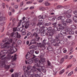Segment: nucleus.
<instances>
[{
    "mask_svg": "<svg viewBox=\"0 0 77 77\" xmlns=\"http://www.w3.org/2000/svg\"><path fill=\"white\" fill-rule=\"evenodd\" d=\"M35 47V45H32L29 48V49H32V48H34Z\"/></svg>",
    "mask_w": 77,
    "mask_h": 77,
    "instance_id": "nucleus-42",
    "label": "nucleus"
},
{
    "mask_svg": "<svg viewBox=\"0 0 77 77\" xmlns=\"http://www.w3.org/2000/svg\"><path fill=\"white\" fill-rule=\"evenodd\" d=\"M60 33L63 35V36H66L67 35V33H66V32L65 30L63 29L60 31Z\"/></svg>",
    "mask_w": 77,
    "mask_h": 77,
    "instance_id": "nucleus-14",
    "label": "nucleus"
},
{
    "mask_svg": "<svg viewBox=\"0 0 77 77\" xmlns=\"http://www.w3.org/2000/svg\"><path fill=\"white\" fill-rule=\"evenodd\" d=\"M36 44V42H35V40H34V39H33L31 42L30 44L29 45V46L30 45V44Z\"/></svg>",
    "mask_w": 77,
    "mask_h": 77,
    "instance_id": "nucleus-25",
    "label": "nucleus"
},
{
    "mask_svg": "<svg viewBox=\"0 0 77 77\" xmlns=\"http://www.w3.org/2000/svg\"><path fill=\"white\" fill-rule=\"evenodd\" d=\"M3 16L1 12H0V21H4L6 20V18L5 17H2Z\"/></svg>",
    "mask_w": 77,
    "mask_h": 77,
    "instance_id": "nucleus-10",
    "label": "nucleus"
},
{
    "mask_svg": "<svg viewBox=\"0 0 77 77\" xmlns=\"http://www.w3.org/2000/svg\"><path fill=\"white\" fill-rule=\"evenodd\" d=\"M63 58H64V59H67L68 58V56L67 55H65Z\"/></svg>",
    "mask_w": 77,
    "mask_h": 77,
    "instance_id": "nucleus-56",
    "label": "nucleus"
},
{
    "mask_svg": "<svg viewBox=\"0 0 77 77\" xmlns=\"http://www.w3.org/2000/svg\"><path fill=\"white\" fill-rule=\"evenodd\" d=\"M65 20V17L64 16H61V21H63Z\"/></svg>",
    "mask_w": 77,
    "mask_h": 77,
    "instance_id": "nucleus-34",
    "label": "nucleus"
},
{
    "mask_svg": "<svg viewBox=\"0 0 77 77\" xmlns=\"http://www.w3.org/2000/svg\"><path fill=\"white\" fill-rule=\"evenodd\" d=\"M29 27V24H26L25 26V28L26 29H27L28 28V27Z\"/></svg>",
    "mask_w": 77,
    "mask_h": 77,
    "instance_id": "nucleus-51",
    "label": "nucleus"
},
{
    "mask_svg": "<svg viewBox=\"0 0 77 77\" xmlns=\"http://www.w3.org/2000/svg\"><path fill=\"white\" fill-rule=\"evenodd\" d=\"M60 38L59 37H58L57 36H56L55 37V40L57 41V43H58L59 42V41H60Z\"/></svg>",
    "mask_w": 77,
    "mask_h": 77,
    "instance_id": "nucleus-21",
    "label": "nucleus"
},
{
    "mask_svg": "<svg viewBox=\"0 0 77 77\" xmlns=\"http://www.w3.org/2000/svg\"><path fill=\"white\" fill-rule=\"evenodd\" d=\"M28 70L26 69L25 71H24V75L26 77H29V74L27 73V72Z\"/></svg>",
    "mask_w": 77,
    "mask_h": 77,
    "instance_id": "nucleus-20",
    "label": "nucleus"
},
{
    "mask_svg": "<svg viewBox=\"0 0 77 77\" xmlns=\"http://www.w3.org/2000/svg\"><path fill=\"white\" fill-rule=\"evenodd\" d=\"M73 13L75 14V15H77V11H74Z\"/></svg>",
    "mask_w": 77,
    "mask_h": 77,
    "instance_id": "nucleus-64",
    "label": "nucleus"
},
{
    "mask_svg": "<svg viewBox=\"0 0 77 77\" xmlns=\"http://www.w3.org/2000/svg\"><path fill=\"white\" fill-rule=\"evenodd\" d=\"M47 40L45 39H44L42 42V43H38V46L41 48H43V50H45V45L47 44Z\"/></svg>",
    "mask_w": 77,
    "mask_h": 77,
    "instance_id": "nucleus-6",
    "label": "nucleus"
},
{
    "mask_svg": "<svg viewBox=\"0 0 77 77\" xmlns=\"http://www.w3.org/2000/svg\"><path fill=\"white\" fill-rule=\"evenodd\" d=\"M46 62H47V64L48 66L49 65H51V62L50 61V60H49L48 59L47 60Z\"/></svg>",
    "mask_w": 77,
    "mask_h": 77,
    "instance_id": "nucleus-27",
    "label": "nucleus"
},
{
    "mask_svg": "<svg viewBox=\"0 0 77 77\" xmlns=\"http://www.w3.org/2000/svg\"><path fill=\"white\" fill-rule=\"evenodd\" d=\"M25 24H26V23L24 22H23L22 23V27H24V25H25Z\"/></svg>",
    "mask_w": 77,
    "mask_h": 77,
    "instance_id": "nucleus-60",
    "label": "nucleus"
},
{
    "mask_svg": "<svg viewBox=\"0 0 77 77\" xmlns=\"http://www.w3.org/2000/svg\"><path fill=\"white\" fill-rule=\"evenodd\" d=\"M45 18H47V15H45L42 16V19Z\"/></svg>",
    "mask_w": 77,
    "mask_h": 77,
    "instance_id": "nucleus-62",
    "label": "nucleus"
},
{
    "mask_svg": "<svg viewBox=\"0 0 77 77\" xmlns=\"http://www.w3.org/2000/svg\"><path fill=\"white\" fill-rule=\"evenodd\" d=\"M48 20L50 21H54V19L52 17H51L48 18Z\"/></svg>",
    "mask_w": 77,
    "mask_h": 77,
    "instance_id": "nucleus-39",
    "label": "nucleus"
},
{
    "mask_svg": "<svg viewBox=\"0 0 77 77\" xmlns=\"http://www.w3.org/2000/svg\"><path fill=\"white\" fill-rule=\"evenodd\" d=\"M11 37H13L14 38H16V32H13V33L11 34Z\"/></svg>",
    "mask_w": 77,
    "mask_h": 77,
    "instance_id": "nucleus-18",
    "label": "nucleus"
},
{
    "mask_svg": "<svg viewBox=\"0 0 77 77\" xmlns=\"http://www.w3.org/2000/svg\"><path fill=\"white\" fill-rule=\"evenodd\" d=\"M57 36L59 37L60 39H63L64 38V37L63 36V35L60 33H59L58 34V35Z\"/></svg>",
    "mask_w": 77,
    "mask_h": 77,
    "instance_id": "nucleus-17",
    "label": "nucleus"
},
{
    "mask_svg": "<svg viewBox=\"0 0 77 77\" xmlns=\"http://www.w3.org/2000/svg\"><path fill=\"white\" fill-rule=\"evenodd\" d=\"M45 6H50V3H48V2H46L45 3Z\"/></svg>",
    "mask_w": 77,
    "mask_h": 77,
    "instance_id": "nucleus-30",
    "label": "nucleus"
},
{
    "mask_svg": "<svg viewBox=\"0 0 77 77\" xmlns=\"http://www.w3.org/2000/svg\"><path fill=\"white\" fill-rule=\"evenodd\" d=\"M41 25L42 26V23L40 22L38 23L37 24V26H41Z\"/></svg>",
    "mask_w": 77,
    "mask_h": 77,
    "instance_id": "nucleus-48",
    "label": "nucleus"
},
{
    "mask_svg": "<svg viewBox=\"0 0 77 77\" xmlns=\"http://www.w3.org/2000/svg\"><path fill=\"white\" fill-rule=\"evenodd\" d=\"M10 43L9 42H6L4 43V45H2V44H1V48H9V44Z\"/></svg>",
    "mask_w": 77,
    "mask_h": 77,
    "instance_id": "nucleus-8",
    "label": "nucleus"
},
{
    "mask_svg": "<svg viewBox=\"0 0 77 77\" xmlns=\"http://www.w3.org/2000/svg\"><path fill=\"white\" fill-rule=\"evenodd\" d=\"M53 32H54V29H51L48 31V33H49V32H52L53 33Z\"/></svg>",
    "mask_w": 77,
    "mask_h": 77,
    "instance_id": "nucleus-44",
    "label": "nucleus"
},
{
    "mask_svg": "<svg viewBox=\"0 0 77 77\" xmlns=\"http://www.w3.org/2000/svg\"><path fill=\"white\" fill-rule=\"evenodd\" d=\"M57 20H61V16L58 17L57 19Z\"/></svg>",
    "mask_w": 77,
    "mask_h": 77,
    "instance_id": "nucleus-55",
    "label": "nucleus"
},
{
    "mask_svg": "<svg viewBox=\"0 0 77 77\" xmlns=\"http://www.w3.org/2000/svg\"><path fill=\"white\" fill-rule=\"evenodd\" d=\"M36 66L40 68H36L35 65L33 66L32 69V73H34L35 72H36V70L39 71V72H41V71H42L43 72H46L47 70L45 69V67L41 66V65H39V63H36Z\"/></svg>",
    "mask_w": 77,
    "mask_h": 77,
    "instance_id": "nucleus-2",
    "label": "nucleus"
},
{
    "mask_svg": "<svg viewBox=\"0 0 77 77\" xmlns=\"http://www.w3.org/2000/svg\"><path fill=\"white\" fill-rule=\"evenodd\" d=\"M64 29L65 28H64L58 26L57 27V31H58V32L60 31L61 30H62V29Z\"/></svg>",
    "mask_w": 77,
    "mask_h": 77,
    "instance_id": "nucleus-23",
    "label": "nucleus"
},
{
    "mask_svg": "<svg viewBox=\"0 0 77 77\" xmlns=\"http://www.w3.org/2000/svg\"><path fill=\"white\" fill-rule=\"evenodd\" d=\"M45 9V8L43 7H40L39 8V10L40 11H44Z\"/></svg>",
    "mask_w": 77,
    "mask_h": 77,
    "instance_id": "nucleus-32",
    "label": "nucleus"
},
{
    "mask_svg": "<svg viewBox=\"0 0 77 77\" xmlns=\"http://www.w3.org/2000/svg\"><path fill=\"white\" fill-rule=\"evenodd\" d=\"M56 43L58 45L56 46V47H57V46L58 47V46H59V44H64V41H63V40H60L59 41L58 43L56 42Z\"/></svg>",
    "mask_w": 77,
    "mask_h": 77,
    "instance_id": "nucleus-15",
    "label": "nucleus"
},
{
    "mask_svg": "<svg viewBox=\"0 0 77 77\" xmlns=\"http://www.w3.org/2000/svg\"><path fill=\"white\" fill-rule=\"evenodd\" d=\"M32 21H34V22H35V21H37V18H34L32 20Z\"/></svg>",
    "mask_w": 77,
    "mask_h": 77,
    "instance_id": "nucleus-61",
    "label": "nucleus"
},
{
    "mask_svg": "<svg viewBox=\"0 0 77 77\" xmlns=\"http://www.w3.org/2000/svg\"><path fill=\"white\" fill-rule=\"evenodd\" d=\"M54 32L57 31V27H54Z\"/></svg>",
    "mask_w": 77,
    "mask_h": 77,
    "instance_id": "nucleus-54",
    "label": "nucleus"
},
{
    "mask_svg": "<svg viewBox=\"0 0 77 77\" xmlns=\"http://www.w3.org/2000/svg\"><path fill=\"white\" fill-rule=\"evenodd\" d=\"M64 61V58H62L60 60V64L62 63Z\"/></svg>",
    "mask_w": 77,
    "mask_h": 77,
    "instance_id": "nucleus-33",
    "label": "nucleus"
},
{
    "mask_svg": "<svg viewBox=\"0 0 77 77\" xmlns=\"http://www.w3.org/2000/svg\"><path fill=\"white\" fill-rule=\"evenodd\" d=\"M69 33L70 34V35H73L74 34V31L71 30V31H69Z\"/></svg>",
    "mask_w": 77,
    "mask_h": 77,
    "instance_id": "nucleus-49",
    "label": "nucleus"
},
{
    "mask_svg": "<svg viewBox=\"0 0 77 77\" xmlns=\"http://www.w3.org/2000/svg\"><path fill=\"white\" fill-rule=\"evenodd\" d=\"M63 51L64 53H66V52H67V50L65 49V48H63Z\"/></svg>",
    "mask_w": 77,
    "mask_h": 77,
    "instance_id": "nucleus-46",
    "label": "nucleus"
},
{
    "mask_svg": "<svg viewBox=\"0 0 77 77\" xmlns=\"http://www.w3.org/2000/svg\"><path fill=\"white\" fill-rule=\"evenodd\" d=\"M41 33V36H45V35H48V33H47L46 32H45V31L44 30V29H43V30L42 31Z\"/></svg>",
    "mask_w": 77,
    "mask_h": 77,
    "instance_id": "nucleus-12",
    "label": "nucleus"
},
{
    "mask_svg": "<svg viewBox=\"0 0 77 77\" xmlns=\"http://www.w3.org/2000/svg\"><path fill=\"white\" fill-rule=\"evenodd\" d=\"M42 30H43L42 29H38L36 31L37 34H39L40 32H41Z\"/></svg>",
    "mask_w": 77,
    "mask_h": 77,
    "instance_id": "nucleus-31",
    "label": "nucleus"
},
{
    "mask_svg": "<svg viewBox=\"0 0 77 77\" xmlns=\"http://www.w3.org/2000/svg\"><path fill=\"white\" fill-rule=\"evenodd\" d=\"M16 34H17V38H21V35L20 34H19L18 33V32H16Z\"/></svg>",
    "mask_w": 77,
    "mask_h": 77,
    "instance_id": "nucleus-26",
    "label": "nucleus"
},
{
    "mask_svg": "<svg viewBox=\"0 0 77 77\" xmlns=\"http://www.w3.org/2000/svg\"><path fill=\"white\" fill-rule=\"evenodd\" d=\"M7 60H4L2 61L1 63L0 67H1V68H4V67H5V69H9L10 67V65H6V63H7Z\"/></svg>",
    "mask_w": 77,
    "mask_h": 77,
    "instance_id": "nucleus-4",
    "label": "nucleus"
},
{
    "mask_svg": "<svg viewBox=\"0 0 77 77\" xmlns=\"http://www.w3.org/2000/svg\"><path fill=\"white\" fill-rule=\"evenodd\" d=\"M72 19L74 21H76V20H77V16H76L72 18Z\"/></svg>",
    "mask_w": 77,
    "mask_h": 77,
    "instance_id": "nucleus-43",
    "label": "nucleus"
},
{
    "mask_svg": "<svg viewBox=\"0 0 77 77\" xmlns=\"http://www.w3.org/2000/svg\"><path fill=\"white\" fill-rule=\"evenodd\" d=\"M65 71V69H63L61 71L59 72V74H62L63 73V72Z\"/></svg>",
    "mask_w": 77,
    "mask_h": 77,
    "instance_id": "nucleus-40",
    "label": "nucleus"
},
{
    "mask_svg": "<svg viewBox=\"0 0 77 77\" xmlns=\"http://www.w3.org/2000/svg\"><path fill=\"white\" fill-rule=\"evenodd\" d=\"M39 29L41 30H44V26H43V24H42V26L41 25L39 26Z\"/></svg>",
    "mask_w": 77,
    "mask_h": 77,
    "instance_id": "nucleus-36",
    "label": "nucleus"
},
{
    "mask_svg": "<svg viewBox=\"0 0 77 77\" xmlns=\"http://www.w3.org/2000/svg\"><path fill=\"white\" fill-rule=\"evenodd\" d=\"M30 77H40V76L38 75H33L30 76Z\"/></svg>",
    "mask_w": 77,
    "mask_h": 77,
    "instance_id": "nucleus-29",
    "label": "nucleus"
},
{
    "mask_svg": "<svg viewBox=\"0 0 77 77\" xmlns=\"http://www.w3.org/2000/svg\"><path fill=\"white\" fill-rule=\"evenodd\" d=\"M66 23H71V20L69 19H67L66 20Z\"/></svg>",
    "mask_w": 77,
    "mask_h": 77,
    "instance_id": "nucleus-38",
    "label": "nucleus"
},
{
    "mask_svg": "<svg viewBox=\"0 0 77 77\" xmlns=\"http://www.w3.org/2000/svg\"><path fill=\"white\" fill-rule=\"evenodd\" d=\"M57 52L58 54H60L62 53V51L60 49L58 50L57 51Z\"/></svg>",
    "mask_w": 77,
    "mask_h": 77,
    "instance_id": "nucleus-52",
    "label": "nucleus"
},
{
    "mask_svg": "<svg viewBox=\"0 0 77 77\" xmlns=\"http://www.w3.org/2000/svg\"><path fill=\"white\" fill-rule=\"evenodd\" d=\"M53 35V32H48V39L50 42H51V43H53V44L54 46H56L57 45H59L56 43V42L55 39H51Z\"/></svg>",
    "mask_w": 77,
    "mask_h": 77,
    "instance_id": "nucleus-3",
    "label": "nucleus"
},
{
    "mask_svg": "<svg viewBox=\"0 0 77 77\" xmlns=\"http://www.w3.org/2000/svg\"><path fill=\"white\" fill-rule=\"evenodd\" d=\"M48 30V28L47 27H43V30Z\"/></svg>",
    "mask_w": 77,
    "mask_h": 77,
    "instance_id": "nucleus-63",
    "label": "nucleus"
},
{
    "mask_svg": "<svg viewBox=\"0 0 77 77\" xmlns=\"http://www.w3.org/2000/svg\"><path fill=\"white\" fill-rule=\"evenodd\" d=\"M14 76L15 77H18V73H15L14 74Z\"/></svg>",
    "mask_w": 77,
    "mask_h": 77,
    "instance_id": "nucleus-57",
    "label": "nucleus"
},
{
    "mask_svg": "<svg viewBox=\"0 0 77 77\" xmlns=\"http://www.w3.org/2000/svg\"><path fill=\"white\" fill-rule=\"evenodd\" d=\"M67 14L66 15V17L67 18H70V17H71V14Z\"/></svg>",
    "mask_w": 77,
    "mask_h": 77,
    "instance_id": "nucleus-45",
    "label": "nucleus"
},
{
    "mask_svg": "<svg viewBox=\"0 0 77 77\" xmlns=\"http://www.w3.org/2000/svg\"><path fill=\"white\" fill-rule=\"evenodd\" d=\"M71 28L73 30L76 29V26L74 25H72L71 26Z\"/></svg>",
    "mask_w": 77,
    "mask_h": 77,
    "instance_id": "nucleus-35",
    "label": "nucleus"
},
{
    "mask_svg": "<svg viewBox=\"0 0 77 77\" xmlns=\"http://www.w3.org/2000/svg\"><path fill=\"white\" fill-rule=\"evenodd\" d=\"M34 62H38V63H39V65H41V64H43V63H41V61L39 60V59L38 58H36L35 59H34Z\"/></svg>",
    "mask_w": 77,
    "mask_h": 77,
    "instance_id": "nucleus-13",
    "label": "nucleus"
},
{
    "mask_svg": "<svg viewBox=\"0 0 77 77\" xmlns=\"http://www.w3.org/2000/svg\"><path fill=\"white\" fill-rule=\"evenodd\" d=\"M14 57L13 56H12L11 57V55H9L8 56H7V57H5L4 58H2V60H8V59H12V57Z\"/></svg>",
    "mask_w": 77,
    "mask_h": 77,
    "instance_id": "nucleus-11",
    "label": "nucleus"
},
{
    "mask_svg": "<svg viewBox=\"0 0 77 77\" xmlns=\"http://www.w3.org/2000/svg\"><path fill=\"white\" fill-rule=\"evenodd\" d=\"M65 30L66 32H69L70 31H71L72 29H71L69 28H67L65 29Z\"/></svg>",
    "mask_w": 77,
    "mask_h": 77,
    "instance_id": "nucleus-24",
    "label": "nucleus"
},
{
    "mask_svg": "<svg viewBox=\"0 0 77 77\" xmlns=\"http://www.w3.org/2000/svg\"><path fill=\"white\" fill-rule=\"evenodd\" d=\"M12 51H14V52H16L17 51H15V50L14 49V48H13L9 49L8 51L7 50L2 51L0 53V56H1L2 54H7L8 52V53H9V52H12Z\"/></svg>",
    "mask_w": 77,
    "mask_h": 77,
    "instance_id": "nucleus-5",
    "label": "nucleus"
},
{
    "mask_svg": "<svg viewBox=\"0 0 77 77\" xmlns=\"http://www.w3.org/2000/svg\"><path fill=\"white\" fill-rule=\"evenodd\" d=\"M41 61L42 63H44V62H45V58H42L41 59Z\"/></svg>",
    "mask_w": 77,
    "mask_h": 77,
    "instance_id": "nucleus-28",
    "label": "nucleus"
},
{
    "mask_svg": "<svg viewBox=\"0 0 77 77\" xmlns=\"http://www.w3.org/2000/svg\"><path fill=\"white\" fill-rule=\"evenodd\" d=\"M51 24V23H46L45 24V26H50Z\"/></svg>",
    "mask_w": 77,
    "mask_h": 77,
    "instance_id": "nucleus-47",
    "label": "nucleus"
},
{
    "mask_svg": "<svg viewBox=\"0 0 77 77\" xmlns=\"http://www.w3.org/2000/svg\"><path fill=\"white\" fill-rule=\"evenodd\" d=\"M35 51L34 50H31L29 52H28L26 55V59L25 60L26 64H32L33 63V60L32 59H34L36 57V56L33 54Z\"/></svg>",
    "mask_w": 77,
    "mask_h": 77,
    "instance_id": "nucleus-1",
    "label": "nucleus"
},
{
    "mask_svg": "<svg viewBox=\"0 0 77 77\" xmlns=\"http://www.w3.org/2000/svg\"><path fill=\"white\" fill-rule=\"evenodd\" d=\"M48 68H51V69H52L53 68V66L51 64L49 65L48 66Z\"/></svg>",
    "mask_w": 77,
    "mask_h": 77,
    "instance_id": "nucleus-37",
    "label": "nucleus"
},
{
    "mask_svg": "<svg viewBox=\"0 0 77 77\" xmlns=\"http://www.w3.org/2000/svg\"><path fill=\"white\" fill-rule=\"evenodd\" d=\"M8 40L10 42L12 43V41H13V39L12 38H9Z\"/></svg>",
    "mask_w": 77,
    "mask_h": 77,
    "instance_id": "nucleus-59",
    "label": "nucleus"
},
{
    "mask_svg": "<svg viewBox=\"0 0 77 77\" xmlns=\"http://www.w3.org/2000/svg\"><path fill=\"white\" fill-rule=\"evenodd\" d=\"M47 49L50 51H53V49L51 46H48L47 48Z\"/></svg>",
    "mask_w": 77,
    "mask_h": 77,
    "instance_id": "nucleus-19",
    "label": "nucleus"
},
{
    "mask_svg": "<svg viewBox=\"0 0 77 77\" xmlns=\"http://www.w3.org/2000/svg\"><path fill=\"white\" fill-rule=\"evenodd\" d=\"M31 68H32V66H28L27 67V69L28 70H29Z\"/></svg>",
    "mask_w": 77,
    "mask_h": 77,
    "instance_id": "nucleus-50",
    "label": "nucleus"
},
{
    "mask_svg": "<svg viewBox=\"0 0 77 77\" xmlns=\"http://www.w3.org/2000/svg\"><path fill=\"white\" fill-rule=\"evenodd\" d=\"M23 27H20V28L17 29V31H19L20 32H21L22 30H23Z\"/></svg>",
    "mask_w": 77,
    "mask_h": 77,
    "instance_id": "nucleus-41",
    "label": "nucleus"
},
{
    "mask_svg": "<svg viewBox=\"0 0 77 77\" xmlns=\"http://www.w3.org/2000/svg\"><path fill=\"white\" fill-rule=\"evenodd\" d=\"M71 66H72V64H69L67 66L66 69H68V68H69L70 67H71Z\"/></svg>",
    "mask_w": 77,
    "mask_h": 77,
    "instance_id": "nucleus-53",
    "label": "nucleus"
},
{
    "mask_svg": "<svg viewBox=\"0 0 77 77\" xmlns=\"http://www.w3.org/2000/svg\"><path fill=\"white\" fill-rule=\"evenodd\" d=\"M33 36H35V40L36 41H39V39H40V37H39V36L36 33L34 32L33 33Z\"/></svg>",
    "mask_w": 77,
    "mask_h": 77,
    "instance_id": "nucleus-9",
    "label": "nucleus"
},
{
    "mask_svg": "<svg viewBox=\"0 0 77 77\" xmlns=\"http://www.w3.org/2000/svg\"><path fill=\"white\" fill-rule=\"evenodd\" d=\"M66 21H62L61 22V23H58L57 24V26L60 27H63L65 29V27L66 26Z\"/></svg>",
    "mask_w": 77,
    "mask_h": 77,
    "instance_id": "nucleus-7",
    "label": "nucleus"
},
{
    "mask_svg": "<svg viewBox=\"0 0 77 77\" xmlns=\"http://www.w3.org/2000/svg\"><path fill=\"white\" fill-rule=\"evenodd\" d=\"M57 9H60V8H62V7L61 5H58V6H57Z\"/></svg>",
    "mask_w": 77,
    "mask_h": 77,
    "instance_id": "nucleus-58",
    "label": "nucleus"
},
{
    "mask_svg": "<svg viewBox=\"0 0 77 77\" xmlns=\"http://www.w3.org/2000/svg\"><path fill=\"white\" fill-rule=\"evenodd\" d=\"M29 24V27H33L35 26V24L34 23H32L30 24Z\"/></svg>",
    "mask_w": 77,
    "mask_h": 77,
    "instance_id": "nucleus-22",
    "label": "nucleus"
},
{
    "mask_svg": "<svg viewBox=\"0 0 77 77\" xmlns=\"http://www.w3.org/2000/svg\"><path fill=\"white\" fill-rule=\"evenodd\" d=\"M72 12V10L70 9L69 10L67 11L65 13H64V14L65 15H66V14H70V13H71Z\"/></svg>",
    "mask_w": 77,
    "mask_h": 77,
    "instance_id": "nucleus-16",
    "label": "nucleus"
}]
</instances>
